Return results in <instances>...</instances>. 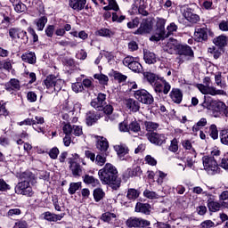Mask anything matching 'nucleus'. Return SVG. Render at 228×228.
I'll return each mask as SVG.
<instances>
[{"mask_svg": "<svg viewBox=\"0 0 228 228\" xmlns=\"http://www.w3.org/2000/svg\"><path fill=\"white\" fill-rule=\"evenodd\" d=\"M135 212L143 215H151V205L148 203L137 202L135 205Z\"/></svg>", "mask_w": 228, "mask_h": 228, "instance_id": "28", "label": "nucleus"}, {"mask_svg": "<svg viewBox=\"0 0 228 228\" xmlns=\"http://www.w3.org/2000/svg\"><path fill=\"white\" fill-rule=\"evenodd\" d=\"M143 126L147 133H155L159 128V123H156L151 120L143 121Z\"/></svg>", "mask_w": 228, "mask_h": 228, "instance_id": "30", "label": "nucleus"}, {"mask_svg": "<svg viewBox=\"0 0 228 228\" xmlns=\"http://www.w3.org/2000/svg\"><path fill=\"white\" fill-rule=\"evenodd\" d=\"M114 151L117 152L118 157L121 161H124V159H126V156L129 154V147L124 143L116 144L114 146Z\"/></svg>", "mask_w": 228, "mask_h": 228, "instance_id": "17", "label": "nucleus"}, {"mask_svg": "<svg viewBox=\"0 0 228 228\" xmlns=\"http://www.w3.org/2000/svg\"><path fill=\"white\" fill-rule=\"evenodd\" d=\"M9 37L12 40H18L19 38H20L21 40H25V42H28V32L20 30L19 28H10Z\"/></svg>", "mask_w": 228, "mask_h": 228, "instance_id": "14", "label": "nucleus"}, {"mask_svg": "<svg viewBox=\"0 0 228 228\" xmlns=\"http://www.w3.org/2000/svg\"><path fill=\"white\" fill-rule=\"evenodd\" d=\"M202 162L204 170L208 172V175H216V174H220V167H218V163L215 157L204 156L202 158Z\"/></svg>", "mask_w": 228, "mask_h": 228, "instance_id": "5", "label": "nucleus"}, {"mask_svg": "<svg viewBox=\"0 0 228 228\" xmlns=\"http://www.w3.org/2000/svg\"><path fill=\"white\" fill-rule=\"evenodd\" d=\"M219 138L223 145H228V129H223L219 133Z\"/></svg>", "mask_w": 228, "mask_h": 228, "instance_id": "49", "label": "nucleus"}, {"mask_svg": "<svg viewBox=\"0 0 228 228\" xmlns=\"http://www.w3.org/2000/svg\"><path fill=\"white\" fill-rule=\"evenodd\" d=\"M69 6L75 12H81L86 6V0H69Z\"/></svg>", "mask_w": 228, "mask_h": 228, "instance_id": "22", "label": "nucleus"}, {"mask_svg": "<svg viewBox=\"0 0 228 228\" xmlns=\"http://www.w3.org/2000/svg\"><path fill=\"white\" fill-rule=\"evenodd\" d=\"M143 77L153 86V90L157 95H168L170 90H172V86H170V83L164 77L146 71L143 73Z\"/></svg>", "mask_w": 228, "mask_h": 228, "instance_id": "2", "label": "nucleus"}, {"mask_svg": "<svg viewBox=\"0 0 228 228\" xmlns=\"http://www.w3.org/2000/svg\"><path fill=\"white\" fill-rule=\"evenodd\" d=\"M143 196L146 198V199H150V200H154V199H160V197H163L158 193H156V191H150L148 189H146L144 191H143Z\"/></svg>", "mask_w": 228, "mask_h": 228, "instance_id": "45", "label": "nucleus"}, {"mask_svg": "<svg viewBox=\"0 0 228 228\" xmlns=\"http://www.w3.org/2000/svg\"><path fill=\"white\" fill-rule=\"evenodd\" d=\"M225 104L223 102L212 100L210 102V107L213 110V111H217L218 113H221V111H224L225 108Z\"/></svg>", "mask_w": 228, "mask_h": 228, "instance_id": "34", "label": "nucleus"}, {"mask_svg": "<svg viewBox=\"0 0 228 228\" xmlns=\"http://www.w3.org/2000/svg\"><path fill=\"white\" fill-rule=\"evenodd\" d=\"M91 106L97 111H102L106 106V94L99 93L97 97L91 101Z\"/></svg>", "mask_w": 228, "mask_h": 228, "instance_id": "11", "label": "nucleus"}, {"mask_svg": "<svg viewBox=\"0 0 228 228\" xmlns=\"http://www.w3.org/2000/svg\"><path fill=\"white\" fill-rule=\"evenodd\" d=\"M94 79H98L100 85H108V81H110V78L108 76L104 74H94Z\"/></svg>", "mask_w": 228, "mask_h": 228, "instance_id": "50", "label": "nucleus"}, {"mask_svg": "<svg viewBox=\"0 0 228 228\" xmlns=\"http://www.w3.org/2000/svg\"><path fill=\"white\" fill-rule=\"evenodd\" d=\"M165 24H167V20L163 18H158L157 23H156V28L157 29H165Z\"/></svg>", "mask_w": 228, "mask_h": 228, "instance_id": "63", "label": "nucleus"}, {"mask_svg": "<svg viewBox=\"0 0 228 228\" xmlns=\"http://www.w3.org/2000/svg\"><path fill=\"white\" fill-rule=\"evenodd\" d=\"M20 183H33L35 181V175L31 171H25L20 175Z\"/></svg>", "mask_w": 228, "mask_h": 228, "instance_id": "32", "label": "nucleus"}, {"mask_svg": "<svg viewBox=\"0 0 228 228\" xmlns=\"http://www.w3.org/2000/svg\"><path fill=\"white\" fill-rule=\"evenodd\" d=\"M132 131L133 133H140L142 131V127L140 126V123H138L136 120L132 121L128 125V132Z\"/></svg>", "mask_w": 228, "mask_h": 228, "instance_id": "47", "label": "nucleus"}, {"mask_svg": "<svg viewBox=\"0 0 228 228\" xmlns=\"http://www.w3.org/2000/svg\"><path fill=\"white\" fill-rule=\"evenodd\" d=\"M44 83L47 88L48 94H53V92H56V94H58V92H60L61 88H63V85H65V82L63 80L58 79L53 75H49L48 77H46Z\"/></svg>", "mask_w": 228, "mask_h": 228, "instance_id": "4", "label": "nucleus"}, {"mask_svg": "<svg viewBox=\"0 0 228 228\" xmlns=\"http://www.w3.org/2000/svg\"><path fill=\"white\" fill-rule=\"evenodd\" d=\"M14 10L17 12V13H22V12H26V10H28V7L26 4L20 1L19 4L14 5Z\"/></svg>", "mask_w": 228, "mask_h": 228, "instance_id": "56", "label": "nucleus"}, {"mask_svg": "<svg viewBox=\"0 0 228 228\" xmlns=\"http://www.w3.org/2000/svg\"><path fill=\"white\" fill-rule=\"evenodd\" d=\"M194 39L196 42H206V40H208V28H195Z\"/></svg>", "mask_w": 228, "mask_h": 228, "instance_id": "19", "label": "nucleus"}, {"mask_svg": "<svg viewBox=\"0 0 228 228\" xmlns=\"http://www.w3.org/2000/svg\"><path fill=\"white\" fill-rule=\"evenodd\" d=\"M165 38H168V34H167V30L156 28L153 35L150 37V41L159 42L160 40H165Z\"/></svg>", "mask_w": 228, "mask_h": 228, "instance_id": "20", "label": "nucleus"}, {"mask_svg": "<svg viewBox=\"0 0 228 228\" xmlns=\"http://www.w3.org/2000/svg\"><path fill=\"white\" fill-rule=\"evenodd\" d=\"M69 170L74 177H81V174H83V167L81 164L72 161V159H69Z\"/></svg>", "mask_w": 228, "mask_h": 228, "instance_id": "18", "label": "nucleus"}, {"mask_svg": "<svg viewBox=\"0 0 228 228\" xmlns=\"http://www.w3.org/2000/svg\"><path fill=\"white\" fill-rule=\"evenodd\" d=\"M215 81L216 85L217 86H220V88H225L227 86V84H225V81L222 78V73L218 72L217 74L215 75Z\"/></svg>", "mask_w": 228, "mask_h": 228, "instance_id": "46", "label": "nucleus"}, {"mask_svg": "<svg viewBox=\"0 0 228 228\" xmlns=\"http://www.w3.org/2000/svg\"><path fill=\"white\" fill-rule=\"evenodd\" d=\"M21 60L25 63L35 65L37 63V55L33 52H27L21 55Z\"/></svg>", "mask_w": 228, "mask_h": 228, "instance_id": "29", "label": "nucleus"}, {"mask_svg": "<svg viewBox=\"0 0 228 228\" xmlns=\"http://www.w3.org/2000/svg\"><path fill=\"white\" fill-rule=\"evenodd\" d=\"M94 163L98 167H103V165L106 163V156L102 154H98L94 159Z\"/></svg>", "mask_w": 228, "mask_h": 228, "instance_id": "53", "label": "nucleus"}, {"mask_svg": "<svg viewBox=\"0 0 228 228\" xmlns=\"http://www.w3.org/2000/svg\"><path fill=\"white\" fill-rule=\"evenodd\" d=\"M118 127L122 133H129V124H127V121L125 120L119 123Z\"/></svg>", "mask_w": 228, "mask_h": 228, "instance_id": "62", "label": "nucleus"}, {"mask_svg": "<svg viewBox=\"0 0 228 228\" xmlns=\"http://www.w3.org/2000/svg\"><path fill=\"white\" fill-rule=\"evenodd\" d=\"M208 126V119L206 118H202L192 126V132L197 133L200 131V127H206Z\"/></svg>", "mask_w": 228, "mask_h": 228, "instance_id": "41", "label": "nucleus"}, {"mask_svg": "<svg viewBox=\"0 0 228 228\" xmlns=\"http://www.w3.org/2000/svg\"><path fill=\"white\" fill-rule=\"evenodd\" d=\"M109 5L103 7V10L108 12L109 10H114V12H118L119 7L115 0H108Z\"/></svg>", "mask_w": 228, "mask_h": 228, "instance_id": "48", "label": "nucleus"}, {"mask_svg": "<svg viewBox=\"0 0 228 228\" xmlns=\"http://www.w3.org/2000/svg\"><path fill=\"white\" fill-rule=\"evenodd\" d=\"M81 182L70 183L69 188L68 189L69 195H74L81 188Z\"/></svg>", "mask_w": 228, "mask_h": 228, "instance_id": "44", "label": "nucleus"}, {"mask_svg": "<svg viewBox=\"0 0 228 228\" xmlns=\"http://www.w3.org/2000/svg\"><path fill=\"white\" fill-rule=\"evenodd\" d=\"M35 24L37 28V31H44L45 25L47 24V17L43 16L35 20Z\"/></svg>", "mask_w": 228, "mask_h": 228, "instance_id": "38", "label": "nucleus"}, {"mask_svg": "<svg viewBox=\"0 0 228 228\" xmlns=\"http://www.w3.org/2000/svg\"><path fill=\"white\" fill-rule=\"evenodd\" d=\"M48 154H49L51 159H57L58 155L60 154V150L56 147H53L50 150Z\"/></svg>", "mask_w": 228, "mask_h": 228, "instance_id": "59", "label": "nucleus"}, {"mask_svg": "<svg viewBox=\"0 0 228 228\" xmlns=\"http://www.w3.org/2000/svg\"><path fill=\"white\" fill-rule=\"evenodd\" d=\"M227 36L224 35H221L213 39V44H215V45L217 47H220V49H222V47H225V45H227Z\"/></svg>", "mask_w": 228, "mask_h": 228, "instance_id": "35", "label": "nucleus"}, {"mask_svg": "<svg viewBox=\"0 0 228 228\" xmlns=\"http://www.w3.org/2000/svg\"><path fill=\"white\" fill-rule=\"evenodd\" d=\"M34 120V131L44 134L45 133V126H44V124H45V120L44 119V117L36 116Z\"/></svg>", "mask_w": 228, "mask_h": 228, "instance_id": "21", "label": "nucleus"}, {"mask_svg": "<svg viewBox=\"0 0 228 228\" xmlns=\"http://www.w3.org/2000/svg\"><path fill=\"white\" fill-rule=\"evenodd\" d=\"M182 15L191 24H197L200 20V16L193 12V9L187 7L182 10Z\"/></svg>", "mask_w": 228, "mask_h": 228, "instance_id": "12", "label": "nucleus"}, {"mask_svg": "<svg viewBox=\"0 0 228 228\" xmlns=\"http://www.w3.org/2000/svg\"><path fill=\"white\" fill-rule=\"evenodd\" d=\"M208 208L209 211L212 213H216V211H220L222 208V204L218 201L213 200V199L209 198L207 201Z\"/></svg>", "mask_w": 228, "mask_h": 228, "instance_id": "33", "label": "nucleus"}, {"mask_svg": "<svg viewBox=\"0 0 228 228\" xmlns=\"http://www.w3.org/2000/svg\"><path fill=\"white\" fill-rule=\"evenodd\" d=\"M114 79H116V81H118V83H124V81H126V79H127V76L123 75L120 72H115Z\"/></svg>", "mask_w": 228, "mask_h": 228, "instance_id": "60", "label": "nucleus"}, {"mask_svg": "<svg viewBox=\"0 0 228 228\" xmlns=\"http://www.w3.org/2000/svg\"><path fill=\"white\" fill-rule=\"evenodd\" d=\"M54 29H55L54 25H48L46 27L45 33L46 37H48V38H53V37L54 36Z\"/></svg>", "mask_w": 228, "mask_h": 228, "instance_id": "58", "label": "nucleus"}, {"mask_svg": "<svg viewBox=\"0 0 228 228\" xmlns=\"http://www.w3.org/2000/svg\"><path fill=\"white\" fill-rule=\"evenodd\" d=\"M96 35L98 37H105L106 38H111L113 35H115V32L111 31L110 28H102L96 31Z\"/></svg>", "mask_w": 228, "mask_h": 228, "instance_id": "37", "label": "nucleus"}, {"mask_svg": "<svg viewBox=\"0 0 228 228\" xmlns=\"http://www.w3.org/2000/svg\"><path fill=\"white\" fill-rule=\"evenodd\" d=\"M15 191L18 195H25L26 197H33L34 193L33 188L28 182H20L15 188Z\"/></svg>", "mask_w": 228, "mask_h": 228, "instance_id": "9", "label": "nucleus"}, {"mask_svg": "<svg viewBox=\"0 0 228 228\" xmlns=\"http://www.w3.org/2000/svg\"><path fill=\"white\" fill-rule=\"evenodd\" d=\"M62 131L65 134L63 144L65 147H70V143H72V128H70V123H63Z\"/></svg>", "mask_w": 228, "mask_h": 228, "instance_id": "15", "label": "nucleus"}, {"mask_svg": "<svg viewBox=\"0 0 228 228\" xmlns=\"http://www.w3.org/2000/svg\"><path fill=\"white\" fill-rule=\"evenodd\" d=\"M143 59L145 63H148V65H154V63L158 61V57H156V53L151 51L144 52Z\"/></svg>", "mask_w": 228, "mask_h": 228, "instance_id": "31", "label": "nucleus"}, {"mask_svg": "<svg viewBox=\"0 0 228 228\" xmlns=\"http://www.w3.org/2000/svg\"><path fill=\"white\" fill-rule=\"evenodd\" d=\"M136 60H138V58L126 56L123 60V65H125V67H128V69H130V70L133 72L140 73L143 68L142 67V64H140Z\"/></svg>", "mask_w": 228, "mask_h": 228, "instance_id": "7", "label": "nucleus"}, {"mask_svg": "<svg viewBox=\"0 0 228 228\" xmlns=\"http://www.w3.org/2000/svg\"><path fill=\"white\" fill-rule=\"evenodd\" d=\"M209 136H211L213 140H218V128L216 125L213 124L209 126Z\"/></svg>", "mask_w": 228, "mask_h": 228, "instance_id": "52", "label": "nucleus"}, {"mask_svg": "<svg viewBox=\"0 0 228 228\" xmlns=\"http://www.w3.org/2000/svg\"><path fill=\"white\" fill-rule=\"evenodd\" d=\"M43 216L45 220H47V222H58L63 218V216L61 215H56L51 212H45L43 214Z\"/></svg>", "mask_w": 228, "mask_h": 228, "instance_id": "36", "label": "nucleus"}, {"mask_svg": "<svg viewBox=\"0 0 228 228\" xmlns=\"http://www.w3.org/2000/svg\"><path fill=\"white\" fill-rule=\"evenodd\" d=\"M167 32H166L167 35H168V37H170V35H172L174 32L177 31V25H175V23H170L167 28Z\"/></svg>", "mask_w": 228, "mask_h": 228, "instance_id": "64", "label": "nucleus"}, {"mask_svg": "<svg viewBox=\"0 0 228 228\" xmlns=\"http://www.w3.org/2000/svg\"><path fill=\"white\" fill-rule=\"evenodd\" d=\"M123 20H126V16L122 15L120 11H118V12H112V22H122Z\"/></svg>", "mask_w": 228, "mask_h": 228, "instance_id": "51", "label": "nucleus"}, {"mask_svg": "<svg viewBox=\"0 0 228 228\" xmlns=\"http://www.w3.org/2000/svg\"><path fill=\"white\" fill-rule=\"evenodd\" d=\"M125 104L130 111H133L134 113H136V111H140V102L134 99H126L125 101Z\"/></svg>", "mask_w": 228, "mask_h": 228, "instance_id": "25", "label": "nucleus"}, {"mask_svg": "<svg viewBox=\"0 0 228 228\" xmlns=\"http://www.w3.org/2000/svg\"><path fill=\"white\" fill-rule=\"evenodd\" d=\"M204 84H198L197 88L203 95H227V93L222 89H216L215 86H210L211 77H205L203 79Z\"/></svg>", "mask_w": 228, "mask_h": 228, "instance_id": "3", "label": "nucleus"}, {"mask_svg": "<svg viewBox=\"0 0 228 228\" xmlns=\"http://www.w3.org/2000/svg\"><path fill=\"white\" fill-rule=\"evenodd\" d=\"M71 134L74 136H83V126L77 125H70Z\"/></svg>", "mask_w": 228, "mask_h": 228, "instance_id": "43", "label": "nucleus"}, {"mask_svg": "<svg viewBox=\"0 0 228 228\" xmlns=\"http://www.w3.org/2000/svg\"><path fill=\"white\" fill-rule=\"evenodd\" d=\"M134 97L142 104H152V102H154V97L145 89L135 91Z\"/></svg>", "mask_w": 228, "mask_h": 228, "instance_id": "6", "label": "nucleus"}, {"mask_svg": "<svg viewBox=\"0 0 228 228\" xmlns=\"http://www.w3.org/2000/svg\"><path fill=\"white\" fill-rule=\"evenodd\" d=\"M176 54H179V56H187L188 58H194L195 53H193V49L191 48L188 45H178V50L176 52Z\"/></svg>", "mask_w": 228, "mask_h": 228, "instance_id": "16", "label": "nucleus"}, {"mask_svg": "<svg viewBox=\"0 0 228 228\" xmlns=\"http://www.w3.org/2000/svg\"><path fill=\"white\" fill-rule=\"evenodd\" d=\"M177 143L178 142L175 138L171 141V144L169 146V151L171 152H177V151H179V145Z\"/></svg>", "mask_w": 228, "mask_h": 228, "instance_id": "61", "label": "nucleus"}, {"mask_svg": "<svg viewBox=\"0 0 228 228\" xmlns=\"http://www.w3.org/2000/svg\"><path fill=\"white\" fill-rule=\"evenodd\" d=\"M113 218H117V215L115 213L105 212L102 215V220L103 222H111Z\"/></svg>", "mask_w": 228, "mask_h": 228, "instance_id": "54", "label": "nucleus"}, {"mask_svg": "<svg viewBox=\"0 0 228 228\" xmlns=\"http://www.w3.org/2000/svg\"><path fill=\"white\" fill-rule=\"evenodd\" d=\"M98 175L102 184H108L112 190H118L122 180L118 177V170L113 164L107 163L98 171Z\"/></svg>", "mask_w": 228, "mask_h": 228, "instance_id": "1", "label": "nucleus"}, {"mask_svg": "<svg viewBox=\"0 0 228 228\" xmlns=\"http://www.w3.org/2000/svg\"><path fill=\"white\" fill-rule=\"evenodd\" d=\"M71 88L76 94H79V92H83V90H85L83 84L79 82L72 84Z\"/></svg>", "mask_w": 228, "mask_h": 228, "instance_id": "57", "label": "nucleus"}, {"mask_svg": "<svg viewBox=\"0 0 228 228\" xmlns=\"http://www.w3.org/2000/svg\"><path fill=\"white\" fill-rule=\"evenodd\" d=\"M152 31V20L150 18L143 19L134 35H147Z\"/></svg>", "mask_w": 228, "mask_h": 228, "instance_id": "10", "label": "nucleus"}, {"mask_svg": "<svg viewBox=\"0 0 228 228\" xmlns=\"http://www.w3.org/2000/svg\"><path fill=\"white\" fill-rule=\"evenodd\" d=\"M208 53H209L210 54H213L215 60H218V58L222 56V53H220V50L216 49V47L215 46L209 47L208 49Z\"/></svg>", "mask_w": 228, "mask_h": 228, "instance_id": "55", "label": "nucleus"}, {"mask_svg": "<svg viewBox=\"0 0 228 228\" xmlns=\"http://www.w3.org/2000/svg\"><path fill=\"white\" fill-rule=\"evenodd\" d=\"M169 97L175 104H181L183 102V91L179 88H173L169 94Z\"/></svg>", "mask_w": 228, "mask_h": 228, "instance_id": "23", "label": "nucleus"}, {"mask_svg": "<svg viewBox=\"0 0 228 228\" xmlns=\"http://www.w3.org/2000/svg\"><path fill=\"white\" fill-rule=\"evenodd\" d=\"M109 148L110 143L108 142V140L104 137L98 136L96 149H98V151H101V152H106Z\"/></svg>", "mask_w": 228, "mask_h": 228, "instance_id": "27", "label": "nucleus"}, {"mask_svg": "<svg viewBox=\"0 0 228 228\" xmlns=\"http://www.w3.org/2000/svg\"><path fill=\"white\" fill-rule=\"evenodd\" d=\"M83 181L86 184H92V186H98L99 184V180L90 175H86Z\"/></svg>", "mask_w": 228, "mask_h": 228, "instance_id": "39", "label": "nucleus"}, {"mask_svg": "<svg viewBox=\"0 0 228 228\" xmlns=\"http://www.w3.org/2000/svg\"><path fill=\"white\" fill-rule=\"evenodd\" d=\"M99 118H101V114H97V112L94 110H89L86 116V122L87 126H94Z\"/></svg>", "mask_w": 228, "mask_h": 228, "instance_id": "24", "label": "nucleus"}, {"mask_svg": "<svg viewBox=\"0 0 228 228\" xmlns=\"http://www.w3.org/2000/svg\"><path fill=\"white\" fill-rule=\"evenodd\" d=\"M5 90L7 92H13L14 90H20V81L17 78H12L5 84Z\"/></svg>", "mask_w": 228, "mask_h": 228, "instance_id": "26", "label": "nucleus"}, {"mask_svg": "<svg viewBox=\"0 0 228 228\" xmlns=\"http://www.w3.org/2000/svg\"><path fill=\"white\" fill-rule=\"evenodd\" d=\"M179 47V41L177 39L169 38L168 41L163 45V51L168 54H177Z\"/></svg>", "mask_w": 228, "mask_h": 228, "instance_id": "13", "label": "nucleus"}, {"mask_svg": "<svg viewBox=\"0 0 228 228\" xmlns=\"http://www.w3.org/2000/svg\"><path fill=\"white\" fill-rule=\"evenodd\" d=\"M104 191H102L101 188H97L94 191V199L95 202H101V200L104 199Z\"/></svg>", "mask_w": 228, "mask_h": 228, "instance_id": "42", "label": "nucleus"}, {"mask_svg": "<svg viewBox=\"0 0 228 228\" xmlns=\"http://www.w3.org/2000/svg\"><path fill=\"white\" fill-rule=\"evenodd\" d=\"M146 137L153 145H163L167 143V135L165 134H159L157 132L147 133Z\"/></svg>", "mask_w": 228, "mask_h": 228, "instance_id": "8", "label": "nucleus"}, {"mask_svg": "<svg viewBox=\"0 0 228 228\" xmlns=\"http://www.w3.org/2000/svg\"><path fill=\"white\" fill-rule=\"evenodd\" d=\"M140 197V191L136 189H128L127 193H126V198L128 200H136Z\"/></svg>", "mask_w": 228, "mask_h": 228, "instance_id": "40", "label": "nucleus"}]
</instances>
